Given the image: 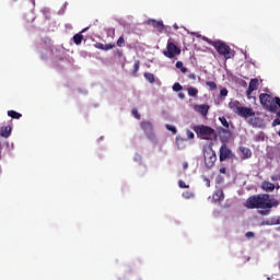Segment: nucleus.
<instances>
[{
  "mask_svg": "<svg viewBox=\"0 0 280 280\" xmlns=\"http://www.w3.org/2000/svg\"><path fill=\"white\" fill-rule=\"evenodd\" d=\"M278 205L279 202L275 199H270V195L268 194L254 195L245 201V207L247 209H272Z\"/></svg>",
  "mask_w": 280,
  "mask_h": 280,
  "instance_id": "obj_1",
  "label": "nucleus"
},
{
  "mask_svg": "<svg viewBox=\"0 0 280 280\" xmlns=\"http://www.w3.org/2000/svg\"><path fill=\"white\" fill-rule=\"evenodd\" d=\"M203 40L208 43V45H211L214 47L215 51L219 54V56H224L226 60H230L235 56L233 49H231V46H229L226 43L218 39V40H212L209 37H203Z\"/></svg>",
  "mask_w": 280,
  "mask_h": 280,
  "instance_id": "obj_2",
  "label": "nucleus"
},
{
  "mask_svg": "<svg viewBox=\"0 0 280 280\" xmlns=\"http://www.w3.org/2000/svg\"><path fill=\"white\" fill-rule=\"evenodd\" d=\"M194 132H196L197 137L200 139H203L205 141H210L211 139H214L215 129L207 126V125H197L192 127Z\"/></svg>",
  "mask_w": 280,
  "mask_h": 280,
  "instance_id": "obj_3",
  "label": "nucleus"
},
{
  "mask_svg": "<svg viewBox=\"0 0 280 280\" xmlns=\"http://www.w3.org/2000/svg\"><path fill=\"white\" fill-rule=\"evenodd\" d=\"M260 104L267 108L270 113H277L279 110V107L275 105L276 100L270 94L261 93L259 95Z\"/></svg>",
  "mask_w": 280,
  "mask_h": 280,
  "instance_id": "obj_4",
  "label": "nucleus"
},
{
  "mask_svg": "<svg viewBox=\"0 0 280 280\" xmlns=\"http://www.w3.org/2000/svg\"><path fill=\"white\" fill-rule=\"evenodd\" d=\"M203 156L206 167H208V170H211V167H213V165H215V162L218 161V155H215V151H213V148L209 147L208 149H205Z\"/></svg>",
  "mask_w": 280,
  "mask_h": 280,
  "instance_id": "obj_5",
  "label": "nucleus"
},
{
  "mask_svg": "<svg viewBox=\"0 0 280 280\" xmlns=\"http://www.w3.org/2000/svg\"><path fill=\"white\" fill-rule=\"evenodd\" d=\"M140 128L143 130L149 141L156 142V136L154 135V125L151 121H141Z\"/></svg>",
  "mask_w": 280,
  "mask_h": 280,
  "instance_id": "obj_6",
  "label": "nucleus"
},
{
  "mask_svg": "<svg viewBox=\"0 0 280 280\" xmlns=\"http://www.w3.org/2000/svg\"><path fill=\"white\" fill-rule=\"evenodd\" d=\"M163 56L166 58H176V56H180V48L176 46L173 42L168 40L166 45V50L163 51Z\"/></svg>",
  "mask_w": 280,
  "mask_h": 280,
  "instance_id": "obj_7",
  "label": "nucleus"
},
{
  "mask_svg": "<svg viewBox=\"0 0 280 280\" xmlns=\"http://www.w3.org/2000/svg\"><path fill=\"white\" fill-rule=\"evenodd\" d=\"M228 159H235V154H233V151L229 149L226 143H223L220 148L219 160L221 163H223V161H226Z\"/></svg>",
  "mask_w": 280,
  "mask_h": 280,
  "instance_id": "obj_8",
  "label": "nucleus"
},
{
  "mask_svg": "<svg viewBox=\"0 0 280 280\" xmlns=\"http://www.w3.org/2000/svg\"><path fill=\"white\" fill-rule=\"evenodd\" d=\"M218 132H219V137H220L221 141H230L231 137H233V133H231V130H229L226 128L220 127L218 129Z\"/></svg>",
  "mask_w": 280,
  "mask_h": 280,
  "instance_id": "obj_9",
  "label": "nucleus"
},
{
  "mask_svg": "<svg viewBox=\"0 0 280 280\" xmlns=\"http://www.w3.org/2000/svg\"><path fill=\"white\" fill-rule=\"evenodd\" d=\"M238 117H244V119H248V117H255V112L250 107H241V112H238Z\"/></svg>",
  "mask_w": 280,
  "mask_h": 280,
  "instance_id": "obj_10",
  "label": "nucleus"
},
{
  "mask_svg": "<svg viewBox=\"0 0 280 280\" xmlns=\"http://www.w3.org/2000/svg\"><path fill=\"white\" fill-rule=\"evenodd\" d=\"M209 108L210 106L207 104L195 105L194 107L196 113H199V115H202V117H207V115H209Z\"/></svg>",
  "mask_w": 280,
  "mask_h": 280,
  "instance_id": "obj_11",
  "label": "nucleus"
},
{
  "mask_svg": "<svg viewBox=\"0 0 280 280\" xmlns=\"http://www.w3.org/2000/svg\"><path fill=\"white\" fill-rule=\"evenodd\" d=\"M238 150L241 152V159L243 161H246V160L250 159V156H253V151H250V149H248V147H240Z\"/></svg>",
  "mask_w": 280,
  "mask_h": 280,
  "instance_id": "obj_12",
  "label": "nucleus"
},
{
  "mask_svg": "<svg viewBox=\"0 0 280 280\" xmlns=\"http://www.w3.org/2000/svg\"><path fill=\"white\" fill-rule=\"evenodd\" d=\"M212 200L214 202H222L224 200V190L222 188L217 189L212 195Z\"/></svg>",
  "mask_w": 280,
  "mask_h": 280,
  "instance_id": "obj_13",
  "label": "nucleus"
},
{
  "mask_svg": "<svg viewBox=\"0 0 280 280\" xmlns=\"http://www.w3.org/2000/svg\"><path fill=\"white\" fill-rule=\"evenodd\" d=\"M257 89H259V79H252L249 81L247 94L250 95V93H253V91H257Z\"/></svg>",
  "mask_w": 280,
  "mask_h": 280,
  "instance_id": "obj_14",
  "label": "nucleus"
},
{
  "mask_svg": "<svg viewBox=\"0 0 280 280\" xmlns=\"http://www.w3.org/2000/svg\"><path fill=\"white\" fill-rule=\"evenodd\" d=\"M229 108L235 113V115H240V112L242 110V106L240 104V101H231L229 103Z\"/></svg>",
  "mask_w": 280,
  "mask_h": 280,
  "instance_id": "obj_15",
  "label": "nucleus"
},
{
  "mask_svg": "<svg viewBox=\"0 0 280 280\" xmlns=\"http://www.w3.org/2000/svg\"><path fill=\"white\" fill-rule=\"evenodd\" d=\"M175 143H176L178 150H185V148H187V139H185L180 136H177L175 138Z\"/></svg>",
  "mask_w": 280,
  "mask_h": 280,
  "instance_id": "obj_16",
  "label": "nucleus"
},
{
  "mask_svg": "<svg viewBox=\"0 0 280 280\" xmlns=\"http://www.w3.org/2000/svg\"><path fill=\"white\" fill-rule=\"evenodd\" d=\"M12 135V127L10 126H4L0 128V136L4 137V139H8Z\"/></svg>",
  "mask_w": 280,
  "mask_h": 280,
  "instance_id": "obj_17",
  "label": "nucleus"
},
{
  "mask_svg": "<svg viewBox=\"0 0 280 280\" xmlns=\"http://www.w3.org/2000/svg\"><path fill=\"white\" fill-rule=\"evenodd\" d=\"M149 25H152L155 30L162 31L165 25H163V21L150 20Z\"/></svg>",
  "mask_w": 280,
  "mask_h": 280,
  "instance_id": "obj_18",
  "label": "nucleus"
},
{
  "mask_svg": "<svg viewBox=\"0 0 280 280\" xmlns=\"http://www.w3.org/2000/svg\"><path fill=\"white\" fill-rule=\"evenodd\" d=\"M262 189L265 191H275V184H272L270 182H264L262 183Z\"/></svg>",
  "mask_w": 280,
  "mask_h": 280,
  "instance_id": "obj_19",
  "label": "nucleus"
},
{
  "mask_svg": "<svg viewBox=\"0 0 280 280\" xmlns=\"http://www.w3.org/2000/svg\"><path fill=\"white\" fill-rule=\"evenodd\" d=\"M72 40H73L74 45H81V44H82V40H84V35H82V34H75V35L72 37Z\"/></svg>",
  "mask_w": 280,
  "mask_h": 280,
  "instance_id": "obj_20",
  "label": "nucleus"
},
{
  "mask_svg": "<svg viewBox=\"0 0 280 280\" xmlns=\"http://www.w3.org/2000/svg\"><path fill=\"white\" fill-rule=\"evenodd\" d=\"M8 116L11 117L12 119H21V117H23L21 113L15 110H8Z\"/></svg>",
  "mask_w": 280,
  "mask_h": 280,
  "instance_id": "obj_21",
  "label": "nucleus"
},
{
  "mask_svg": "<svg viewBox=\"0 0 280 280\" xmlns=\"http://www.w3.org/2000/svg\"><path fill=\"white\" fill-rule=\"evenodd\" d=\"M144 78H145V80H148V82H150V84H154V74L153 73L145 72Z\"/></svg>",
  "mask_w": 280,
  "mask_h": 280,
  "instance_id": "obj_22",
  "label": "nucleus"
},
{
  "mask_svg": "<svg viewBox=\"0 0 280 280\" xmlns=\"http://www.w3.org/2000/svg\"><path fill=\"white\" fill-rule=\"evenodd\" d=\"M188 95L189 97H196V95H198V89L196 88H188Z\"/></svg>",
  "mask_w": 280,
  "mask_h": 280,
  "instance_id": "obj_23",
  "label": "nucleus"
},
{
  "mask_svg": "<svg viewBox=\"0 0 280 280\" xmlns=\"http://www.w3.org/2000/svg\"><path fill=\"white\" fill-rule=\"evenodd\" d=\"M219 121L222 124L223 128L229 129V120H226V117L222 116L219 118Z\"/></svg>",
  "mask_w": 280,
  "mask_h": 280,
  "instance_id": "obj_24",
  "label": "nucleus"
},
{
  "mask_svg": "<svg viewBox=\"0 0 280 280\" xmlns=\"http://www.w3.org/2000/svg\"><path fill=\"white\" fill-rule=\"evenodd\" d=\"M176 68L180 69L182 73H187V68H185V66H183V61H177Z\"/></svg>",
  "mask_w": 280,
  "mask_h": 280,
  "instance_id": "obj_25",
  "label": "nucleus"
},
{
  "mask_svg": "<svg viewBox=\"0 0 280 280\" xmlns=\"http://www.w3.org/2000/svg\"><path fill=\"white\" fill-rule=\"evenodd\" d=\"M206 85L209 86L210 91H215V89H218V84L213 81H208Z\"/></svg>",
  "mask_w": 280,
  "mask_h": 280,
  "instance_id": "obj_26",
  "label": "nucleus"
},
{
  "mask_svg": "<svg viewBox=\"0 0 280 280\" xmlns=\"http://www.w3.org/2000/svg\"><path fill=\"white\" fill-rule=\"evenodd\" d=\"M182 196H183V198H185V200H189V199L194 198V192L185 191V192H183Z\"/></svg>",
  "mask_w": 280,
  "mask_h": 280,
  "instance_id": "obj_27",
  "label": "nucleus"
},
{
  "mask_svg": "<svg viewBox=\"0 0 280 280\" xmlns=\"http://www.w3.org/2000/svg\"><path fill=\"white\" fill-rule=\"evenodd\" d=\"M124 43H126V39L124 38V35H121V36L118 38L116 45H117L118 47H124Z\"/></svg>",
  "mask_w": 280,
  "mask_h": 280,
  "instance_id": "obj_28",
  "label": "nucleus"
},
{
  "mask_svg": "<svg viewBox=\"0 0 280 280\" xmlns=\"http://www.w3.org/2000/svg\"><path fill=\"white\" fill-rule=\"evenodd\" d=\"M173 91L176 93H178V91H183V85H180V83H174Z\"/></svg>",
  "mask_w": 280,
  "mask_h": 280,
  "instance_id": "obj_29",
  "label": "nucleus"
},
{
  "mask_svg": "<svg viewBox=\"0 0 280 280\" xmlns=\"http://www.w3.org/2000/svg\"><path fill=\"white\" fill-rule=\"evenodd\" d=\"M178 186L180 187V189H189V185L185 184L183 179H179Z\"/></svg>",
  "mask_w": 280,
  "mask_h": 280,
  "instance_id": "obj_30",
  "label": "nucleus"
},
{
  "mask_svg": "<svg viewBox=\"0 0 280 280\" xmlns=\"http://www.w3.org/2000/svg\"><path fill=\"white\" fill-rule=\"evenodd\" d=\"M226 95H229V90L226 88H223L220 91V97H226Z\"/></svg>",
  "mask_w": 280,
  "mask_h": 280,
  "instance_id": "obj_31",
  "label": "nucleus"
},
{
  "mask_svg": "<svg viewBox=\"0 0 280 280\" xmlns=\"http://www.w3.org/2000/svg\"><path fill=\"white\" fill-rule=\"evenodd\" d=\"M131 113L132 115H135L136 119H141V114L139 113V110H137V108H133Z\"/></svg>",
  "mask_w": 280,
  "mask_h": 280,
  "instance_id": "obj_32",
  "label": "nucleus"
},
{
  "mask_svg": "<svg viewBox=\"0 0 280 280\" xmlns=\"http://www.w3.org/2000/svg\"><path fill=\"white\" fill-rule=\"evenodd\" d=\"M166 130H168L170 132H173L174 135H176V127L172 126V125H166Z\"/></svg>",
  "mask_w": 280,
  "mask_h": 280,
  "instance_id": "obj_33",
  "label": "nucleus"
},
{
  "mask_svg": "<svg viewBox=\"0 0 280 280\" xmlns=\"http://www.w3.org/2000/svg\"><path fill=\"white\" fill-rule=\"evenodd\" d=\"M109 49H115V44H106L104 47V51H109Z\"/></svg>",
  "mask_w": 280,
  "mask_h": 280,
  "instance_id": "obj_34",
  "label": "nucleus"
},
{
  "mask_svg": "<svg viewBox=\"0 0 280 280\" xmlns=\"http://www.w3.org/2000/svg\"><path fill=\"white\" fill-rule=\"evenodd\" d=\"M260 215H270V210H258Z\"/></svg>",
  "mask_w": 280,
  "mask_h": 280,
  "instance_id": "obj_35",
  "label": "nucleus"
},
{
  "mask_svg": "<svg viewBox=\"0 0 280 280\" xmlns=\"http://www.w3.org/2000/svg\"><path fill=\"white\" fill-rule=\"evenodd\" d=\"M94 47H95L96 49H102V50L104 51L105 45L102 44V43H96V44L94 45Z\"/></svg>",
  "mask_w": 280,
  "mask_h": 280,
  "instance_id": "obj_36",
  "label": "nucleus"
},
{
  "mask_svg": "<svg viewBox=\"0 0 280 280\" xmlns=\"http://www.w3.org/2000/svg\"><path fill=\"white\" fill-rule=\"evenodd\" d=\"M186 135H187L188 139H194V138L196 137V136L194 135V132L190 131V130H187V131H186Z\"/></svg>",
  "mask_w": 280,
  "mask_h": 280,
  "instance_id": "obj_37",
  "label": "nucleus"
},
{
  "mask_svg": "<svg viewBox=\"0 0 280 280\" xmlns=\"http://www.w3.org/2000/svg\"><path fill=\"white\" fill-rule=\"evenodd\" d=\"M203 180L206 182L207 187H211V180L208 177L203 176Z\"/></svg>",
  "mask_w": 280,
  "mask_h": 280,
  "instance_id": "obj_38",
  "label": "nucleus"
},
{
  "mask_svg": "<svg viewBox=\"0 0 280 280\" xmlns=\"http://www.w3.org/2000/svg\"><path fill=\"white\" fill-rule=\"evenodd\" d=\"M272 126H273V127L280 126V118H276V119L272 121Z\"/></svg>",
  "mask_w": 280,
  "mask_h": 280,
  "instance_id": "obj_39",
  "label": "nucleus"
},
{
  "mask_svg": "<svg viewBox=\"0 0 280 280\" xmlns=\"http://www.w3.org/2000/svg\"><path fill=\"white\" fill-rule=\"evenodd\" d=\"M273 224H280V217L276 218L272 220Z\"/></svg>",
  "mask_w": 280,
  "mask_h": 280,
  "instance_id": "obj_40",
  "label": "nucleus"
},
{
  "mask_svg": "<svg viewBox=\"0 0 280 280\" xmlns=\"http://www.w3.org/2000/svg\"><path fill=\"white\" fill-rule=\"evenodd\" d=\"M219 172H220V174H226V167H221V168L219 170Z\"/></svg>",
  "mask_w": 280,
  "mask_h": 280,
  "instance_id": "obj_41",
  "label": "nucleus"
},
{
  "mask_svg": "<svg viewBox=\"0 0 280 280\" xmlns=\"http://www.w3.org/2000/svg\"><path fill=\"white\" fill-rule=\"evenodd\" d=\"M246 237H255V233H253V232H247V233H246Z\"/></svg>",
  "mask_w": 280,
  "mask_h": 280,
  "instance_id": "obj_42",
  "label": "nucleus"
},
{
  "mask_svg": "<svg viewBox=\"0 0 280 280\" xmlns=\"http://www.w3.org/2000/svg\"><path fill=\"white\" fill-rule=\"evenodd\" d=\"M188 78H189L190 80H196V73H190V74L188 75Z\"/></svg>",
  "mask_w": 280,
  "mask_h": 280,
  "instance_id": "obj_43",
  "label": "nucleus"
},
{
  "mask_svg": "<svg viewBox=\"0 0 280 280\" xmlns=\"http://www.w3.org/2000/svg\"><path fill=\"white\" fill-rule=\"evenodd\" d=\"M178 98H179V100H185V93L180 92V93L178 94Z\"/></svg>",
  "mask_w": 280,
  "mask_h": 280,
  "instance_id": "obj_44",
  "label": "nucleus"
},
{
  "mask_svg": "<svg viewBox=\"0 0 280 280\" xmlns=\"http://www.w3.org/2000/svg\"><path fill=\"white\" fill-rule=\"evenodd\" d=\"M189 167V164L187 162L183 163V170H187Z\"/></svg>",
  "mask_w": 280,
  "mask_h": 280,
  "instance_id": "obj_45",
  "label": "nucleus"
},
{
  "mask_svg": "<svg viewBox=\"0 0 280 280\" xmlns=\"http://www.w3.org/2000/svg\"><path fill=\"white\" fill-rule=\"evenodd\" d=\"M135 70H136V71L139 70V61H137V62L135 63Z\"/></svg>",
  "mask_w": 280,
  "mask_h": 280,
  "instance_id": "obj_46",
  "label": "nucleus"
},
{
  "mask_svg": "<svg viewBox=\"0 0 280 280\" xmlns=\"http://www.w3.org/2000/svg\"><path fill=\"white\" fill-rule=\"evenodd\" d=\"M86 30H89V27H86V28H83V30H82V33L86 32Z\"/></svg>",
  "mask_w": 280,
  "mask_h": 280,
  "instance_id": "obj_47",
  "label": "nucleus"
}]
</instances>
